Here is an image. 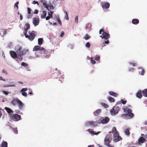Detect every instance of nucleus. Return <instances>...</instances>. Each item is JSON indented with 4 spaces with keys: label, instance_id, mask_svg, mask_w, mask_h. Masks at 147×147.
<instances>
[{
    "label": "nucleus",
    "instance_id": "obj_1",
    "mask_svg": "<svg viewBox=\"0 0 147 147\" xmlns=\"http://www.w3.org/2000/svg\"><path fill=\"white\" fill-rule=\"evenodd\" d=\"M14 50L19 56H21L22 57L29 53L28 49H22V47L19 45H17L15 47Z\"/></svg>",
    "mask_w": 147,
    "mask_h": 147
},
{
    "label": "nucleus",
    "instance_id": "obj_2",
    "mask_svg": "<svg viewBox=\"0 0 147 147\" xmlns=\"http://www.w3.org/2000/svg\"><path fill=\"white\" fill-rule=\"evenodd\" d=\"M109 121V119L108 117H106L104 119L101 120L100 122H97L96 121L94 122H87L86 123V125L87 126L90 125V126H95L98 125V123H100L102 124H105L107 123Z\"/></svg>",
    "mask_w": 147,
    "mask_h": 147
},
{
    "label": "nucleus",
    "instance_id": "obj_3",
    "mask_svg": "<svg viewBox=\"0 0 147 147\" xmlns=\"http://www.w3.org/2000/svg\"><path fill=\"white\" fill-rule=\"evenodd\" d=\"M112 131V132L113 133V140L115 142H117L121 140V138L119 136V133L115 127H113Z\"/></svg>",
    "mask_w": 147,
    "mask_h": 147
},
{
    "label": "nucleus",
    "instance_id": "obj_4",
    "mask_svg": "<svg viewBox=\"0 0 147 147\" xmlns=\"http://www.w3.org/2000/svg\"><path fill=\"white\" fill-rule=\"evenodd\" d=\"M11 57L18 62H20L22 60V57L21 56H19L16 52L13 51H11L9 52Z\"/></svg>",
    "mask_w": 147,
    "mask_h": 147
},
{
    "label": "nucleus",
    "instance_id": "obj_5",
    "mask_svg": "<svg viewBox=\"0 0 147 147\" xmlns=\"http://www.w3.org/2000/svg\"><path fill=\"white\" fill-rule=\"evenodd\" d=\"M40 1L42 3L44 6L48 11L53 9L54 7L53 6L51 3L49 5L47 4V1L45 0H40Z\"/></svg>",
    "mask_w": 147,
    "mask_h": 147
},
{
    "label": "nucleus",
    "instance_id": "obj_6",
    "mask_svg": "<svg viewBox=\"0 0 147 147\" xmlns=\"http://www.w3.org/2000/svg\"><path fill=\"white\" fill-rule=\"evenodd\" d=\"M102 32V35L100 36L102 38H104L105 40H107L109 37V34L104 32V29H101L100 30L99 34H101Z\"/></svg>",
    "mask_w": 147,
    "mask_h": 147
},
{
    "label": "nucleus",
    "instance_id": "obj_7",
    "mask_svg": "<svg viewBox=\"0 0 147 147\" xmlns=\"http://www.w3.org/2000/svg\"><path fill=\"white\" fill-rule=\"evenodd\" d=\"M112 135L111 134L107 135L105 138V141L106 144L109 147H113V146H111L109 144L112 139Z\"/></svg>",
    "mask_w": 147,
    "mask_h": 147
},
{
    "label": "nucleus",
    "instance_id": "obj_8",
    "mask_svg": "<svg viewBox=\"0 0 147 147\" xmlns=\"http://www.w3.org/2000/svg\"><path fill=\"white\" fill-rule=\"evenodd\" d=\"M119 110V108L118 107H114L110 111L111 115H114L117 114Z\"/></svg>",
    "mask_w": 147,
    "mask_h": 147
},
{
    "label": "nucleus",
    "instance_id": "obj_9",
    "mask_svg": "<svg viewBox=\"0 0 147 147\" xmlns=\"http://www.w3.org/2000/svg\"><path fill=\"white\" fill-rule=\"evenodd\" d=\"M43 51L44 52H45L46 51V50L43 47H41L40 46H35L33 49V51Z\"/></svg>",
    "mask_w": 147,
    "mask_h": 147
},
{
    "label": "nucleus",
    "instance_id": "obj_10",
    "mask_svg": "<svg viewBox=\"0 0 147 147\" xmlns=\"http://www.w3.org/2000/svg\"><path fill=\"white\" fill-rule=\"evenodd\" d=\"M28 37H26L28 38V39L32 41L34 40L35 37V35L33 31L29 32V35L27 34Z\"/></svg>",
    "mask_w": 147,
    "mask_h": 147
},
{
    "label": "nucleus",
    "instance_id": "obj_11",
    "mask_svg": "<svg viewBox=\"0 0 147 147\" xmlns=\"http://www.w3.org/2000/svg\"><path fill=\"white\" fill-rule=\"evenodd\" d=\"M30 28V25L29 24L26 23L25 25L24 26V35L25 37H27L28 36L27 35V33L28 30Z\"/></svg>",
    "mask_w": 147,
    "mask_h": 147
},
{
    "label": "nucleus",
    "instance_id": "obj_12",
    "mask_svg": "<svg viewBox=\"0 0 147 147\" xmlns=\"http://www.w3.org/2000/svg\"><path fill=\"white\" fill-rule=\"evenodd\" d=\"M12 118L15 121H18L21 119V116L17 114H14L12 116Z\"/></svg>",
    "mask_w": 147,
    "mask_h": 147
},
{
    "label": "nucleus",
    "instance_id": "obj_13",
    "mask_svg": "<svg viewBox=\"0 0 147 147\" xmlns=\"http://www.w3.org/2000/svg\"><path fill=\"white\" fill-rule=\"evenodd\" d=\"M39 22V20L38 18H34L32 22L34 26H36L38 25Z\"/></svg>",
    "mask_w": 147,
    "mask_h": 147
},
{
    "label": "nucleus",
    "instance_id": "obj_14",
    "mask_svg": "<svg viewBox=\"0 0 147 147\" xmlns=\"http://www.w3.org/2000/svg\"><path fill=\"white\" fill-rule=\"evenodd\" d=\"M102 7L103 8L108 9L110 6V4L108 2H104L102 3Z\"/></svg>",
    "mask_w": 147,
    "mask_h": 147
},
{
    "label": "nucleus",
    "instance_id": "obj_15",
    "mask_svg": "<svg viewBox=\"0 0 147 147\" xmlns=\"http://www.w3.org/2000/svg\"><path fill=\"white\" fill-rule=\"evenodd\" d=\"M27 90V88H23L20 90V92H22V96L26 97L27 96V94L26 91Z\"/></svg>",
    "mask_w": 147,
    "mask_h": 147
},
{
    "label": "nucleus",
    "instance_id": "obj_16",
    "mask_svg": "<svg viewBox=\"0 0 147 147\" xmlns=\"http://www.w3.org/2000/svg\"><path fill=\"white\" fill-rule=\"evenodd\" d=\"M17 104L18 105V108L20 109H22L24 106V105L23 103L19 99Z\"/></svg>",
    "mask_w": 147,
    "mask_h": 147
},
{
    "label": "nucleus",
    "instance_id": "obj_17",
    "mask_svg": "<svg viewBox=\"0 0 147 147\" xmlns=\"http://www.w3.org/2000/svg\"><path fill=\"white\" fill-rule=\"evenodd\" d=\"M19 100L18 98H14L11 101V104L13 106H15L18 103Z\"/></svg>",
    "mask_w": 147,
    "mask_h": 147
},
{
    "label": "nucleus",
    "instance_id": "obj_18",
    "mask_svg": "<svg viewBox=\"0 0 147 147\" xmlns=\"http://www.w3.org/2000/svg\"><path fill=\"white\" fill-rule=\"evenodd\" d=\"M11 84L7 85L6 86H4V87H14L16 86L15 84V83L14 82H12L11 83Z\"/></svg>",
    "mask_w": 147,
    "mask_h": 147
},
{
    "label": "nucleus",
    "instance_id": "obj_19",
    "mask_svg": "<svg viewBox=\"0 0 147 147\" xmlns=\"http://www.w3.org/2000/svg\"><path fill=\"white\" fill-rule=\"evenodd\" d=\"M122 116H123L125 117H126L127 116H129L130 118H132L134 116V115L133 113H129L128 114H123L121 115Z\"/></svg>",
    "mask_w": 147,
    "mask_h": 147
},
{
    "label": "nucleus",
    "instance_id": "obj_20",
    "mask_svg": "<svg viewBox=\"0 0 147 147\" xmlns=\"http://www.w3.org/2000/svg\"><path fill=\"white\" fill-rule=\"evenodd\" d=\"M146 140L143 137H141L138 140V143L139 144L142 143H144Z\"/></svg>",
    "mask_w": 147,
    "mask_h": 147
},
{
    "label": "nucleus",
    "instance_id": "obj_21",
    "mask_svg": "<svg viewBox=\"0 0 147 147\" xmlns=\"http://www.w3.org/2000/svg\"><path fill=\"white\" fill-rule=\"evenodd\" d=\"M5 109L6 110L7 113L10 115L13 113V111L9 108L5 107Z\"/></svg>",
    "mask_w": 147,
    "mask_h": 147
},
{
    "label": "nucleus",
    "instance_id": "obj_22",
    "mask_svg": "<svg viewBox=\"0 0 147 147\" xmlns=\"http://www.w3.org/2000/svg\"><path fill=\"white\" fill-rule=\"evenodd\" d=\"M88 131H89V133L92 135H97L100 132V131H98V132L97 133H95V132L94 131H92L90 130V129L88 130Z\"/></svg>",
    "mask_w": 147,
    "mask_h": 147
},
{
    "label": "nucleus",
    "instance_id": "obj_23",
    "mask_svg": "<svg viewBox=\"0 0 147 147\" xmlns=\"http://www.w3.org/2000/svg\"><path fill=\"white\" fill-rule=\"evenodd\" d=\"M124 112L128 113H131L132 112L131 110L128 107H126L125 109H124Z\"/></svg>",
    "mask_w": 147,
    "mask_h": 147
},
{
    "label": "nucleus",
    "instance_id": "obj_24",
    "mask_svg": "<svg viewBox=\"0 0 147 147\" xmlns=\"http://www.w3.org/2000/svg\"><path fill=\"white\" fill-rule=\"evenodd\" d=\"M47 15V12L45 11H43L42 12V14L40 16L41 18L42 19L45 18Z\"/></svg>",
    "mask_w": 147,
    "mask_h": 147
},
{
    "label": "nucleus",
    "instance_id": "obj_25",
    "mask_svg": "<svg viewBox=\"0 0 147 147\" xmlns=\"http://www.w3.org/2000/svg\"><path fill=\"white\" fill-rule=\"evenodd\" d=\"M142 96L141 94V91H139L138 92H137V94H136V96L139 98H141Z\"/></svg>",
    "mask_w": 147,
    "mask_h": 147
},
{
    "label": "nucleus",
    "instance_id": "obj_26",
    "mask_svg": "<svg viewBox=\"0 0 147 147\" xmlns=\"http://www.w3.org/2000/svg\"><path fill=\"white\" fill-rule=\"evenodd\" d=\"M1 147H7V142L3 141Z\"/></svg>",
    "mask_w": 147,
    "mask_h": 147
},
{
    "label": "nucleus",
    "instance_id": "obj_27",
    "mask_svg": "<svg viewBox=\"0 0 147 147\" xmlns=\"http://www.w3.org/2000/svg\"><path fill=\"white\" fill-rule=\"evenodd\" d=\"M132 24H138L139 23V21L137 19H134L132 20Z\"/></svg>",
    "mask_w": 147,
    "mask_h": 147
},
{
    "label": "nucleus",
    "instance_id": "obj_28",
    "mask_svg": "<svg viewBox=\"0 0 147 147\" xmlns=\"http://www.w3.org/2000/svg\"><path fill=\"white\" fill-rule=\"evenodd\" d=\"M109 93L110 95L114 97H116L117 95V94L116 93L112 92H109Z\"/></svg>",
    "mask_w": 147,
    "mask_h": 147
},
{
    "label": "nucleus",
    "instance_id": "obj_29",
    "mask_svg": "<svg viewBox=\"0 0 147 147\" xmlns=\"http://www.w3.org/2000/svg\"><path fill=\"white\" fill-rule=\"evenodd\" d=\"M142 92L144 96L147 97V89L144 90L142 91Z\"/></svg>",
    "mask_w": 147,
    "mask_h": 147
},
{
    "label": "nucleus",
    "instance_id": "obj_30",
    "mask_svg": "<svg viewBox=\"0 0 147 147\" xmlns=\"http://www.w3.org/2000/svg\"><path fill=\"white\" fill-rule=\"evenodd\" d=\"M43 39L42 38H39L38 39V44L39 45H41Z\"/></svg>",
    "mask_w": 147,
    "mask_h": 147
},
{
    "label": "nucleus",
    "instance_id": "obj_31",
    "mask_svg": "<svg viewBox=\"0 0 147 147\" xmlns=\"http://www.w3.org/2000/svg\"><path fill=\"white\" fill-rule=\"evenodd\" d=\"M101 105L103 106L105 108H106L108 107V105L107 104H105L103 102L101 103Z\"/></svg>",
    "mask_w": 147,
    "mask_h": 147
},
{
    "label": "nucleus",
    "instance_id": "obj_32",
    "mask_svg": "<svg viewBox=\"0 0 147 147\" xmlns=\"http://www.w3.org/2000/svg\"><path fill=\"white\" fill-rule=\"evenodd\" d=\"M53 13V11H50L48 13V16L51 18H53L52 14Z\"/></svg>",
    "mask_w": 147,
    "mask_h": 147
},
{
    "label": "nucleus",
    "instance_id": "obj_33",
    "mask_svg": "<svg viewBox=\"0 0 147 147\" xmlns=\"http://www.w3.org/2000/svg\"><path fill=\"white\" fill-rule=\"evenodd\" d=\"M108 99L109 101L111 102H113L115 101L114 99L111 97H109Z\"/></svg>",
    "mask_w": 147,
    "mask_h": 147
},
{
    "label": "nucleus",
    "instance_id": "obj_34",
    "mask_svg": "<svg viewBox=\"0 0 147 147\" xmlns=\"http://www.w3.org/2000/svg\"><path fill=\"white\" fill-rule=\"evenodd\" d=\"M91 24H87L86 26V29H89V30L91 28Z\"/></svg>",
    "mask_w": 147,
    "mask_h": 147
},
{
    "label": "nucleus",
    "instance_id": "obj_35",
    "mask_svg": "<svg viewBox=\"0 0 147 147\" xmlns=\"http://www.w3.org/2000/svg\"><path fill=\"white\" fill-rule=\"evenodd\" d=\"M65 18L66 20H69V18H68V13H67V11H65Z\"/></svg>",
    "mask_w": 147,
    "mask_h": 147
},
{
    "label": "nucleus",
    "instance_id": "obj_36",
    "mask_svg": "<svg viewBox=\"0 0 147 147\" xmlns=\"http://www.w3.org/2000/svg\"><path fill=\"white\" fill-rule=\"evenodd\" d=\"M90 38V36L87 34H86L84 36V38L86 40Z\"/></svg>",
    "mask_w": 147,
    "mask_h": 147
},
{
    "label": "nucleus",
    "instance_id": "obj_37",
    "mask_svg": "<svg viewBox=\"0 0 147 147\" xmlns=\"http://www.w3.org/2000/svg\"><path fill=\"white\" fill-rule=\"evenodd\" d=\"M90 62L92 64H95L96 63V61L93 60L92 57L90 58Z\"/></svg>",
    "mask_w": 147,
    "mask_h": 147
},
{
    "label": "nucleus",
    "instance_id": "obj_38",
    "mask_svg": "<svg viewBox=\"0 0 147 147\" xmlns=\"http://www.w3.org/2000/svg\"><path fill=\"white\" fill-rule=\"evenodd\" d=\"M101 110L100 109H97L96 111V113L97 114V115H98L101 112Z\"/></svg>",
    "mask_w": 147,
    "mask_h": 147
},
{
    "label": "nucleus",
    "instance_id": "obj_39",
    "mask_svg": "<svg viewBox=\"0 0 147 147\" xmlns=\"http://www.w3.org/2000/svg\"><path fill=\"white\" fill-rule=\"evenodd\" d=\"M2 72L6 75H7L8 74V73L7 71L4 69H3L2 70Z\"/></svg>",
    "mask_w": 147,
    "mask_h": 147
},
{
    "label": "nucleus",
    "instance_id": "obj_40",
    "mask_svg": "<svg viewBox=\"0 0 147 147\" xmlns=\"http://www.w3.org/2000/svg\"><path fill=\"white\" fill-rule=\"evenodd\" d=\"M19 4V2L17 1L16 3L14 4V7H16L17 8V9H18V4Z\"/></svg>",
    "mask_w": 147,
    "mask_h": 147
},
{
    "label": "nucleus",
    "instance_id": "obj_41",
    "mask_svg": "<svg viewBox=\"0 0 147 147\" xmlns=\"http://www.w3.org/2000/svg\"><path fill=\"white\" fill-rule=\"evenodd\" d=\"M57 21L59 22V23L60 24V25L61 26L62 25L61 22V21L60 20V19L59 18V17L57 18Z\"/></svg>",
    "mask_w": 147,
    "mask_h": 147
},
{
    "label": "nucleus",
    "instance_id": "obj_42",
    "mask_svg": "<svg viewBox=\"0 0 147 147\" xmlns=\"http://www.w3.org/2000/svg\"><path fill=\"white\" fill-rule=\"evenodd\" d=\"M21 65L23 66H27L28 64L24 62H23L21 63Z\"/></svg>",
    "mask_w": 147,
    "mask_h": 147
},
{
    "label": "nucleus",
    "instance_id": "obj_43",
    "mask_svg": "<svg viewBox=\"0 0 147 147\" xmlns=\"http://www.w3.org/2000/svg\"><path fill=\"white\" fill-rule=\"evenodd\" d=\"M86 46L88 48H89L90 47V44L89 42H87L86 45Z\"/></svg>",
    "mask_w": 147,
    "mask_h": 147
},
{
    "label": "nucleus",
    "instance_id": "obj_44",
    "mask_svg": "<svg viewBox=\"0 0 147 147\" xmlns=\"http://www.w3.org/2000/svg\"><path fill=\"white\" fill-rule=\"evenodd\" d=\"M75 23L77 24L78 22V16H76L75 19Z\"/></svg>",
    "mask_w": 147,
    "mask_h": 147
},
{
    "label": "nucleus",
    "instance_id": "obj_45",
    "mask_svg": "<svg viewBox=\"0 0 147 147\" xmlns=\"http://www.w3.org/2000/svg\"><path fill=\"white\" fill-rule=\"evenodd\" d=\"M125 133L127 135H129V130L128 129H126L125 131Z\"/></svg>",
    "mask_w": 147,
    "mask_h": 147
},
{
    "label": "nucleus",
    "instance_id": "obj_46",
    "mask_svg": "<svg viewBox=\"0 0 147 147\" xmlns=\"http://www.w3.org/2000/svg\"><path fill=\"white\" fill-rule=\"evenodd\" d=\"M2 92H3V93L4 94H5V95H7L9 93H10L9 92L4 91H3Z\"/></svg>",
    "mask_w": 147,
    "mask_h": 147
},
{
    "label": "nucleus",
    "instance_id": "obj_47",
    "mask_svg": "<svg viewBox=\"0 0 147 147\" xmlns=\"http://www.w3.org/2000/svg\"><path fill=\"white\" fill-rule=\"evenodd\" d=\"M95 60L96 61H99L100 60V57L99 56H96L95 58Z\"/></svg>",
    "mask_w": 147,
    "mask_h": 147
},
{
    "label": "nucleus",
    "instance_id": "obj_48",
    "mask_svg": "<svg viewBox=\"0 0 147 147\" xmlns=\"http://www.w3.org/2000/svg\"><path fill=\"white\" fill-rule=\"evenodd\" d=\"M13 131L15 134H17L18 133V131H17V128H13Z\"/></svg>",
    "mask_w": 147,
    "mask_h": 147
},
{
    "label": "nucleus",
    "instance_id": "obj_49",
    "mask_svg": "<svg viewBox=\"0 0 147 147\" xmlns=\"http://www.w3.org/2000/svg\"><path fill=\"white\" fill-rule=\"evenodd\" d=\"M121 101L123 105L125 104L127 102V101L126 100H124L123 99L121 100Z\"/></svg>",
    "mask_w": 147,
    "mask_h": 147
},
{
    "label": "nucleus",
    "instance_id": "obj_50",
    "mask_svg": "<svg viewBox=\"0 0 147 147\" xmlns=\"http://www.w3.org/2000/svg\"><path fill=\"white\" fill-rule=\"evenodd\" d=\"M144 70L143 69H142L141 71V72L140 73V74L141 75L143 76V75H144Z\"/></svg>",
    "mask_w": 147,
    "mask_h": 147
},
{
    "label": "nucleus",
    "instance_id": "obj_51",
    "mask_svg": "<svg viewBox=\"0 0 147 147\" xmlns=\"http://www.w3.org/2000/svg\"><path fill=\"white\" fill-rule=\"evenodd\" d=\"M64 34V32L63 31H62L61 32V34L60 35V36L61 37H62Z\"/></svg>",
    "mask_w": 147,
    "mask_h": 147
},
{
    "label": "nucleus",
    "instance_id": "obj_52",
    "mask_svg": "<svg viewBox=\"0 0 147 147\" xmlns=\"http://www.w3.org/2000/svg\"><path fill=\"white\" fill-rule=\"evenodd\" d=\"M130 64H132L133 65V66H136L137 65V64L136 63H129Z\"/></svg>",
    "mask_w": 147,
    "mask_h": 147
},
{
    "label": "nucleus",
    "instance_id": "obj_53",
    "mask_svg": "<svg viewBox=\"0 0 147 147\" xmlns=\"http://www.w3.org/2000/svg\"><path fill=\"white\" fill-rule=\"evenodd\" d=\"M35 56L36 58H38L39 57V55L36 52L35 54Z\"/></svg>",
    "mask_w": 147,
    "mask_h": 147
},
{
    "label": "nucleus",
    "instance_id": "obj_54",
    "mask_svg": "<svg viewBox=\"0 0 147 147\" xmlns=\"http://www.w3.org/2000/svg\"><path fill=\"white\" fill-rule=\"evenodd\" d=\"M28 13L29 14H30L31 13L30 12L31 11V9L28 7Z\"/></svg>",
    "mask_w": 147,
    "mask_h": 147
},
{
    "label": "nucleus",
    "instance_id": "obj_55",
    "mask_svg": "<svg viewBox=\"0 0 147 147\" xmlns=\"http://www.w3.org/2000/svg\"><path fill=\"white\" fill-rule=\"evenodd\" d=\"M38 12V11L37 9H35L34 11V13L35 14H37Z\"/></svg>",
    "mask_w": 147,
    "mask_h": 147
},
{
    "label": "nucleus",
    "instance_id": "obj_56",
    "mask_svg": "<svg viewBox=\"0 0 147 147\" xmlns=\"http://www.w3.org/2000/svg\"><path fill=\"white\" fill-rule=\"evenodd\" d=\"M109 43V41L108 40H107L106 41H105L104 42H103V44H108Z\"/></svg>",
    "mask_w": 147,
    "mask_h": 147
},
{
    "label": "nucleus",
    "instance_id": "obj_57",
    "mask_svg": "<svg viewBox=\"0 0 147 147\" xmlns=\"http://www.w3.org/2000/svg\"><path fill=\"white\" fill-rule=\"evenodd\" d=\"M20 20H22L23 19L22 18V16L21 14H20Z\"/></svg>",
    "mask_w": 147,
    "mask_h": 147
},
{
    "label": "nucleus",
    "instance_id": "obj_58",
    "mask_svg": "<svg viewBox=\"0 0 147 147\" xmlns=\"http://www.w3.org/2000/svg\"><path fill=\"white\" fill-rule=\"evenodd\" d=\"M0 80H2L4 81H5L6 80L5 79H3V78L1 76H0Z\"/></svg>",
    "mask_w": 147,
    "mask_h": 147
},
{
    "label": "nucleus",
    "instance_id": "obj_59",
    "mask_svg": "<svg viewBox=\"0 0 147 147\" xmlns=\"http://www.w3.org/2000/svg\"><path fill=\"white\" fill-rule=\"evenodd\" d=\"M38 3V1H34L32 2V4H36L37 3Z\"/></svg>",
    "mask_w": 147,
    "mask_h": 147
},
{
    "label": "nucleus",
    "instance_id": "obj_60",
    "mask_svg": "<svg viewBox=\"0 0 147 147\" xmlns=\"http://www.w3.org/2000/svg\"><path fill=\"white\" fill-rule=\"evenodd\" d=\"M46 18V20H49L50 18H50V17H49V16H47L46 17H45Z\"/></svg>",
    "mask_w": 147,
    "mask_h": 147
},
{
    "label": "nucleus",
    "instance_id": "obj_61",
    "mask_svg": "<svg viewBox=\"0 0 147 147\" xmlns=\"http://www.w3.org/2000/svg\"><path fill=\"white\" fill-rule=\"evenodd\" d=\"M7 34V32L6 31H4L3 32V37L5 35Z\"/></svg>",
    "mask_w": 147,
    "mask_h": 147
},
{
    "label": "nucleus",
    "instance_id": "obj_62",
    "mask_svg": "<svg viewBox=\"0 0 147 147\" xmlns=\"http://www.w3.org/2000/svg\"><path fill=\"white\" fill-rule=\"evenodd\" d=\"M2 116V113L1 111L0 110V118Z\"/></svg>",
    "mask_w": 147,
    "mask_h": 147
},
{
    "label": "nucleus",
    "instance_id": "obj_63",
    "mask_svg": "<svg viewBox=\"0 0 147 147\" xmlns=\"http://www.w3.org/2000/svg\"><path fill=\"white\" fill-rule=\"evenodd\" d=\"M44 57L46 58H49L48 55H45L44 56Z\"/></svg>",
    "mask_w": 147,
    "mask_h": 147
},
{
    "label": "nucleus",
    "instance_id": "obj_64",
    "mask_svg": "<svg viewBox=\"0 0 147 147\" xmlns=\"http://www.w3.org/2000/svg\"><path fill=\"white\" fill-rule=\"evenodd\" d=\"M134 70V69L133 68H132L131 69H129V71H133Z\"/></svg>",
    "mask_w": 147,
    "mask_h": 147
}]
</instances>
